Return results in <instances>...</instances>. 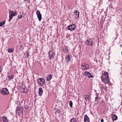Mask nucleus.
<instances>
[{
  "label": "nucleus",
  "mask_w": 122,
  "mask_h": 122,
  "mask_svg": "<svg viewBox=\"0 0 122 122\" xmlns=\"http://www.w3.org/2000/svg\"><path fill=\"white\" fill-rule=\"evenodd\" d=\"M14 50L13 48L8 49V52L9 53H12L14 52Z\"/></svg>",
  "instance_id": "24"
},
{
  "label": "nucleus",
  "mask_w": 122,
  "mask_h": 122,
  "mask_svg": "<svg viewBox=\"0 0 122 122\" xmlns=\"http://www.w3.org/2000/svg\"><path fill=\"white\" fill-rule=\"evenodd\" d=\"M84 74L85 76H88L89 78H92L93 77V76L91 75V73L87 71L84 72Z\"/></svg>",
  "instance_id": "9"
},
{
  "label": "nucleus",
  "mask_w": 122,
  "mask_h": 122,
  "mask_svg": "<svg viewBox=\"0 0 122 122\" xmlns=\"http://www.w3.org/2000/svg\"><path fill=\"white\" fill-rule=\"evenodd\" d=\"M74 13H75L76 16L75 17L76 18H78L79 15V12L77 10H75Z\"/></svg>",
  "instance_id": "16"
},
{
  "label": "nucleus",
  "mask_w": 122,
  "mask_h": 122,
  "mask_svg": "<svg viewBox=\"0 0 122 122\" xmlns=\"http://www.w3.org/2000/svg\"><path fill=\"white\" fill-rule=\"evenodd\" d=\"M5 20L4 21L2 22H0V26L1 27L4 25L5 23Z\"/></svg>",
  "instance_id": "25"
},
{
  "label": "nucleus",
  "mask_w": 122,
  "mask_h": 122,
  "mask_svg": "<svg viewBox=\"0 0 122 122\" xmlns=\"http://www.w3.org/2000/svg\"><path fill=\"white\" fill-rule=\"evenodd\" d=\"M14 78V76L13 75H11L9 76L8 77V79L7 80L9 81H10L11 80V79H13Z\"/></svg>",
  "instance_id": "22"
},
{
  "label": "nucleus",
  "mask_w": 122,
  "mask_h": 122,
  "mask_svg": "<svg viewBox=\"0 0 122 122\" xmlns=\"http://www.w3.org/2000/svg\"><path fill=\"white\" fill-rule=\"evenodd\" d=\"M69 105L70 107H72L73 105V103L71 101H70L69 102Z\"/></svg>",
  "instance_id": "28"
},
{
  "label": "nucleus",
  "mask_w": 122,
  "mask_h": 122,
  "mask_svg": "<svg viewBox=\"0 0 122 122\" xmlns=\"http://www.w3.org/2000/svg\"><path fill=\"white\" fill-rule=\"evenodd\" d=\"M0 92L1 94L3 95H7L9 93L8 89L6 88H3L2 90L0 91Z\"/></svg>",
  "instance_id": "4"
},
{
  "label": "nucleus",
  "mask_w": 122,
  "mask_h": 122,
  "mask_svg": "<svg viewBox=\"0 0 122 122\" xmlns=\"http://www.w3.org/2000/svg\"><path fill=\"white\" fill-rule=\"evenodd\" d=\"M39 94L40 96H41L42 95L43 92V91L42 88L41 87L39 88Z\"/></svg>",
  "instance_id": "14"
},
{
  "label": "nucleus",
  "mask_w": 122,
  "mask_h": 122,
  "mask_svg": "<svg viewBox=\"0 0 122 122\" xmlns=\"http://www.w3.org/2000/svg\"><path fill=\"white\" fill-rule=\"evenodd\" d=\"M98 99V98L97 97H95V101H96V100H97Z\"/></svg>",
  "instance_id": "36"
},
{
  "label": "nucleus",
  "mask_w": 122,
  "mask_h": 122,
  "mask_svg": "<svg viewBox=\"0 0 122 122\" xmlns=\"http://www.w3.org/2000/svg\"><path fill=\"white\" fill-rule=\"evenodd\" d=\"M9 18L8 21H10L14 16H15L17 14V13L16 11L14 12V11L11 10H9Z\"/></svg>",
  "instance_id": "1"
},
{
  "label": "nucleus",
  "mask_w": 122,
  "mask_h": 122,
  "mask_svg": "<svg viewBox=\"0 0 122 122\" xmlns=\"http://www.w3.org/2000/svg\"><path fill=\"white\" fill-rule=\"evenodd\" d=\"M76 26L74 24L71 25L68 27V29L71 31H72L76 29Z\"/></svg>",
  "instance_id": "8"
},
{
  "label": "nucleus",
  "mask_w": 122,
  "mask_h": 122,
  "mask_svg": "<svg viewBox=\"0 0 122 122\" xmlns=\"http://www.w3.org/2000/svg\"><path fill=\"white\" fill-rule=\"evenodd\" d=\"M84 99L86 100H89L90 97L89 95H85L84 96Z\"/></svg>",
  "instance_id": "20"
},
{
  "label": "nucleus",
  "mask_w": 122,
  "mask_h": 122,
  "mask_svg": "<svg viewBox=\"0 0 122 122\" xmlns=\"http://www.w3.org/2000/svg\"><path fill=\"white\" fill-rule=\"evenodd\" d=\"M52 76L51 75H50L48 76L46 78V80L47 81H50L52 78Z\"/></svg>",
  "instance_id": "19"
},
{
  "label": "nucleus",
  "mask_w": 122,
  "mask_h": 122,
  "mask_svg": "<svg viewBox=\"0 0 122 122\" xmlns=\"http://www.w3.org/2000/svg\"><path fill=\"white\" fill-rule=\"evenodd\" d=\"M84 122H90L89 118L86 115H85L84 117Z\"/></svg>",
  "instance_id": "12"
},
{
  "label": "nucleus",
  "mask_w": 122,
  "mask_h": 122,
  "mask_svg": "<svg viewBox=\"0 0 122 122\" xmlns=\"http://www.w3.org/2000/svg\"><path fill=\"white\" fill-rule=\"evenodd\" d=\"M98 102L96 103H95V104L94 105H95V106H96L97 105H98Z\"/></svg>",
  "instance_id": "35"
},
{
  "label": "nucleus",
  "mask_w": 122,
  "mask_h": 122,
  "mask_svg": "<svg viewBox=\"0 0 122 122\" xmlns=\"http://www.w3.org/2000/svg\"><path fill=\"white\" fill-rule=\"evenodd\" d=\"M109 8L110 10H111L113 8V7L111 5H109Z\"/></svg>",
  "instance_id": "29"
},
{
  "label": "nucleus",
  "mask_w": 122,
  "mask_h": 122,
  "mask_svg": "<svg viewBox=\"0 0 122 122\" xmlns=\"http://www.w3.org/2000/svg\"><path fill=\"white\" fill-rule=\"evenodd\" d=\"M36 14L39 21H41L42 19V17L40 13V11L37 10L36 12Z\"/></svg>",
  "instance_id": "6"
},
{
  "label": "nucleus",
  "mask_w": 122,
  "mask_h": 122,
  "mask_svg": "<svg viewBox=\"0 0 122 122\" xmlns=\"http://www.w3.org/2000/svg\"><path fill=\"white\" fill-rule=\"evenodd\" d=\"M85 43L87 45L90 46H92L95 45V43L91 39H87Z\"/></svg>",
  "instance_id": "3"
},
{
  "label": "nucleus",
  "mask_w": 122,
  "mask_h": 122,
  "mask_svg": "<svg viewBox=\"0 0 122 122\" xmlns=\"http://www.w3.org/2000/svg\"><path fill=\"white\" fill-rule=\"evenodd\" d=\"M65 58L66 60V61L67 62H68L70 60L71 58L70 56L69 55H66L65 56Z\"/></svg>",
  "instance_id": "17"
},
{
  "label": "nucleus",
  "mask_w": 122,
  "mask_h": 122,
  "mask_svg": "<svg viewBox=\"0 0 122 122\" xmlns=\"http://www.w3.org/2000/svg\"><path fill=\"white\" fill-rule=\"evenodd\" d=\"M81 68L82 69H88L89 67V66L87 64L85 63L82 64L81 65Z\"/></svg>",
  "instance_id": "7"
},
{
  "label": "nucleus",
  "mask_w": 122,
  "mask_h": 122,
  "mask_svg": "<svg viewBox=\"0 0 122 122\" xmlns=\"http://www.w3.org/2000/svg\"><path fill=\"white\" fill-rule=\"evenodd\" d=\"M23 111V108L21 106H18L16 110V112L17 114L19 115L20 114L22 113Z\"/></svg>",
  "instance_id": "2"
},
{
  "label": "nucleus",
  "mask_w": 122,
  "mask_h": 122,
  "mask_svg": "<svg viewBox=\"0 0 122 122\" xmlns=\"http://www.w3.org/2000/svg\"><path fill=\"white\" fill-rule=\"evenodd\" d=\"M102 79V81L105 84H107L109 82V79L108 77H107L106 78H104Z\"/></svg>",
  "instance_id": "10"
},
{
  "label": "nucleus",
  "mask_w": 122,
  "mask_h": 122,
  "mask_svg": "<svg viewBox=\"0 0 122 122\" xmlns=\"http://www.w3.org/2000/svg\"><path fill=\"white\" fill-rule=\"evenodd\" d=\"M30 2V1H29L28 2Z\"/></svg>",
  "instance_id": "39"
},
{
  "label": "nucleus",
  "mask_w": 122,
  "mask_h": 122,
  "mask_svg": "<svg viewBox=\"0 0 122 122\" xmlns=\"http://www.w3.org/2000/svg\"><path fill=\"white\" fill-rule=\"evenodd\" d=\"M101 87H102V88H103V89H102V90H103V89H104L105 90H105V89L106 88H105V87H106L105 86V87H104V86H102V85H101Z\"/></svg>",
  "instance_id": "31"
},
{
  "label": "nucleus",
  "mask_w": 122,
  "mask_h": 122,
  "mask_svg": "<svg viewBox=\"0 0 122 122\" xmlns=\"http://www.w3.org/2000/svg\"><path fill=\"white\" fill-rule=\"evenodd\" d=\"M22 15H19L18 16V18L19 19H21L22 18Z\"/></svg>",
  "instance_id": "32"
},
{
  "label": "nucleus",
  "mask_w": 122,
  "mask_h": 122,
  "mask_svg": "<svg viewBox=\"0 0 122 122\" xmlns=\"http://www.w3.org/2000/svg\"><path fill=\"white\" fill-rule=\"evenodd\" d=\"M45 81V80L42 78H39L37 80L38 83L41 85L44 84Z\"/></svg>",
  "instance_id": "5"
},
{
  "label": "nucleus",
  "mask_w": 122,
  "mask_h": 122,
  "mask_svg": "<svg viewBox=\"0 0 122 122\" xmlns=\"http://www.w3.org/2000/svg\"><path fill=\"white\" fill-rule=\"evenodd\" d=\"M2 120L4 122H8V120L7 118L5 117H3L2 118Z\"/></svg>",
  "instance_id": "21"
},
{
  "label": "nucleus",
  "mask_w": 122,
  "mask_h": 122,
  "mask_svg": "<svg viewBox=\"0 0 122 122\" xmlns=\"http://www.w3.org/2000/svg\"><path fill=\"white\" fill-rule=\"evenodd\" d=\"M55 55V53H52L51 55H50V56H49V59L50 60H51L54 59V57Z\"/></svg>",
  "instance_id": "18"
},
{
  "label": "nucleus",
  "mask_w": 122,
  "mask_h": 122,
  "mask_svg": "<svg viewBox=\"0 0 122 122\" xmlns=\"http://www.w3.org/2000/svg\"><path fill=\"white\" fill-rule=\"evenodd\" d=\"M3 68L1 67H0V72H1Z\"/></svg>",
  "instance_id": "33"
},
{
  "label": "nucleus",
  "mask_w": 122,
  "mask_h": 122,
  "mask_svg": "<svg viewBox=\"0 0 122 122\" xmlns=\"http://www.w3.org/2000/svg\"><path fill=\"white\" fill-rule=\"evenodd\" d=\"M101 122H104V120L103 119H101Z\"/></svg>",
  "instance_id": "37"
},
{
  "label": "nucleus",
  "mask_w": 122,
  "mask_h": 122,
  "mask_svg": "<svg viewBox=\"0 0 122 122\" xmlns=\"http://www.w3.org/2000/svg\"><path fill=\"white\" fill-rule=\"evenodd\" d=\"M112 118L113 121H114L117 120V116L113 114L112 116Z\"/></svg>",
  "instance_id": "15"
},
{
  "label": "nucleus",
  "mask_w": 122,
  "mask_h": 122,
  "mask_svg": "<svg viewBox=\"0 0 122 122\" xmlns=\"http://www.w3.org/2000/svg\"><path fill=\"white\" fill-rule=\"evenodd\" d=\"M51 50H50V51H49L48 52V55H49V56H50V53H51Z\"/></svg>",
  "instance_id": "34"
},
{
  "label": "nucleus",
  "mask_w": 122,
  "mask_h": 122,
  "mask_svg": "<svg viewBox=\"0 0 122 122\" xmlns=\"http://www.w3.org/2000/svg\"><path fill=\"white\" fill-rule=\"evenodd\" d=\"M24 54L25 56V57L27 58L29 55V53L28 52H26V53H25Z\"/></svg>",
  "instance_id": "27"
},
{
  "label": "nucleus",
  "mask_w": 122,
  "mask_h": 122,
  "mask_svg": "<svg viewBox=\"0 0 122 122\" xmlns=\"http://www.w3.org/2000/svg\"><path fill=\"white\" fill-rule=\"evenodd\" d=\"M63 51L64 53L68 52V46L64 47L63 49Z\"/></svg>",
  "instance_id": "13"
},
{
  "label": "nucleus",
  "mask_w": 122,
  "mask_h": 122,
  "mask_svg": "<svg viewBox=\"0 0 122 122\" xmlns=\"http://www.w3.org/2000/svg\"><path fill=\"white\" fill-rule=\"evenodd\" d=\"M108 77V72H105L102 75L101 77V79L102 80L103 78L104 79V78H106Z\"/></svg>",
  "instance_id": "11"
},
{
  "label": "nucleus",
  "mask_w": 122,
  "mask_h": 122,
  "mask_svg": "<svg viewBox=\"0 0 122 122\" xmlns=\"http://www.w3.org/2000/svg\"><path fill=\"white\" fill-rule=\"evenodd\" d=\"M24 107L25 109H29V106L27 104H25L24 105Z\"/></svg>",
  "instance_id": "26"
},
{
  "label": "nucleus",
  "mask_w": 122,
  "mask_h": 122,
  "mask_svg": "<svg viewBox=\"0 0 122 122\" xmlns=\"http://www.w3.org/2000/svg\"><path fill=\"white\" fill-rule=\"evenodd\" d=\"M60 112V110L59 109H57V110L56 111V112H55V113L56 114V113H59Z\"/></svg>",
  "instance_id": "30"
},
{
  "label": "nucleus",
  "mask_w": 122,
  "mask_h": 122,
  "mask_svg": "<svg viewBox=\"0 0 122 122\" xmlns=\"http://www.w3.org/2000/svg\"><path fill=\"white\" fill-rule=\"evenodd\" d=\"M71 122H77L76 119L75 118H72L70 120Z\"/></svg>",
  "instance_id": "23"
},
{
  "label": "nucleus",
  "mask_w": 122,
  "mask_h": 122,
  "mask_svg": "<svg viewBox=\"0 0 122 122\" xmlns=\"http://www.w3.org/2000/svg\"><path fill=\"white\" fill-rule=\"evenodd\" d=\"M28 0H24V1L26 2V3H27V1H28Z\"/></svg>",
  "instance_id": "38"
}]
</instances>
